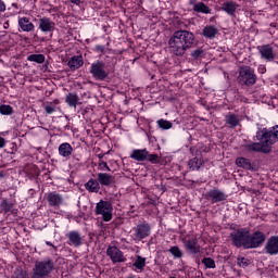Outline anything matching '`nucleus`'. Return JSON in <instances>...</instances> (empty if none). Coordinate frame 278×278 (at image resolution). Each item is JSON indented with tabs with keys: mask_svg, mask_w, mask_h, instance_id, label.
Segmentation results:
<instances>
[{
	"mask_svg": "<svg viewBox=\"0 0 278 278\" xmlns=\"http://www.w3.org/2000/svg\"><path fill=\"white\" fill-rule=\"evenodd\" d=\"M73 157H74V160H75L76 162H79V160H80L77 155H74Z\"/></svg>",
	"mask_w": 278,
	"mask_h": 278,
	"instance_id": "50",
	"label": "nucleus"
},
{
	"mask_svg": "<svg viewBox=\"0 0 278 278\" xmlns=\"http://www.w3.org/2000/svg\"><path fill=\"white\" fill-rule=\"evenodd\" d=\"M230 240L237 249H249V229L240 228L230 233Z\"/></svg>",
	"mask_w": 278,
	"mask_h": 278,
	"instance_id": "5",
	"label": "nucleus"
},
{
	"mask_svg": "<svg viewBox=\"0 0 278 278\" xmlns=\"http://www.w3.org/2000/svg\"><path fill=\"white\" fill-rule=\"evenodd\" d=\"M157 125L161 129H170L173 127V123L166 119H159Z\"/></svg>",
	"mask_w": 278,
	"mask_h": 278,
	"instance_id": "38",
	"label": "nucleus"
},
{
	"mask_svg": "<svg viewBox=\"0 0 278 278\" xmlns=\"http://www.w3.org/2000/svg\"><path fill=\"white\" fill-rule=\"evenodd\" d=\"M39 29L43 34H49L55 30V23L49 17H42L39 20Z\"/></svg>",
	"mask_w": 278,
	"mask_h": 278,
	"instance_id": "16",
	"label": "nucleus"
},
{
	"mask_svg": "<svg viewBox=\"0 0 278 278\" xmlns=\"http://www.w3.org/2000/svg\"><path fill=\"white\" fill-rule=\"evenodd\" d=\"M0 207L4 214H8L9 212H12L14 204L9 202L8 199H3L0 203Z\"/></svg>",
	"mask_w": 278,
	"mask_h": 278,
	"instance_id": "33",
	"label": "nucleus"
},
{
	"mask_svg": "<svg viewBox=\"0 0 278 278\" xmlns=\"http://www.w3.org/2000/svg\"><path fill=\"white\" fill-rule=\"evenodd\" d=\"M168 51L176 58H184L187 51H190L197 45V37L190 30H176L168 39Z\"/></svg>",
	"mask_w": 278,
	"mask_h": 278,
	"instance_id": "2",
	"label": "nucleus"
},
{
	"mask_svg": "<svg viewBox=\"0 0 278 278\" xmlns=\"http://www.w3.org/2000/svg\"><path fill=\"white\" fill-rule=\"evenodd\" d=\"M47 201L51 207H60L64 203V197L58 192H50L47 195Z\"/></svg>",
	"mask_w": 278,
	"mask_h": 278,
	"instance_id": "17",
	"label": "nucleus"
},
{
	"mask_svg": "<svg viewBox=\"0 0 278 278\" xmlns=\"http://www.w3.org/2000/svg\"><path fill=\"white\" fill-rule=\"evenodd\" d=\"M218 34V28L214 25H207L202 29V36L208 40H214Z\"/></svg>",
	"mask_w": 278,
	"mask_h": 278,
	"instance_id": "24",
	"label": "nucleus"
},
{
	"mask_svg": "<svg viewBox=\"0 0 278 278\" xmlns=\"http://www.w3.org/2000/svg\"><path fill=\"white\" fill-rule=\"evenodd\" d=\"M59 155L68 160L73 155V146L68 142H63L59 146Z\"/></svg>",
	"mask_w": 278,
	"mask_h": 278,
	"instance_id": "20",
	"label": "nucleus"
},
{
	"mask_svg": "<svg viewBox=\"0 0 278 278\" xmlns=\"http://www.w3.org/2000/svg\"><path fill=\"white\" fill-rule=\"evenodd\" d=\"M66 238L68 239L67 244L70 247H75L77 249L84 244V237H81L79 231L72 230L66 235Z\"/></svg>",
	"mask_w": 278,
	"mask_h": 278,
	"instance_id": "12",
	"label": "nucleus"
},
{
	"mask_svg": "<svg viewBox=\"0 0 278 278\" xmlns=\"http://www.w3.org/2000/svg\"><path fill=\"white\" fill-rule=\"evenodd\" d=\"M85 188L86 190H88V192H99V190H101V186L99 182V179H89L86 184H85Z\"/></svg>",
	"mask_w": 278,
	"mask_h": 278,
	"instance_id": "26",
	"label": "nucleus"
},
{
	"mask_svg": "<svg viewBox=\"0 0 278 278\" xmlns=\"http://www.w3.org/2000/svg\"><path fill=\"white\" fill-rule=\"evenodd\" d=\"M132 266L134 268H136V270H139V273L144 271V268L147 267V257L137 255L135 262L132 263Z\"/></svg>",
	"mask_w": 278,
	"mask_h": 278,
	"instance_id": "27",
	"label": "nucleus"
},
{
	"mask_svg": "<svg viewBox=\"0 0 278 278\" xmlns=\"http://www.w3.org/2000/svg\"><path fill=\"white\" fill-rule=\"evenodd\" d=\"M202 264H204L206 268H216V262L212 257H204Z\"/></svg>",
	"mask_w": 278,
	"mask_h": 278,
	"instance_id": "37",
	"label": "nucleus"
},
{
	"mask_svg": "<svg viewBox=\"0 0 278 278\" xmlns=\"http://www.w3.org/2000/svg\"><path fill=\"white\" fill-rule=\"evenodd\" d=\"M5 147V138L0 137V149H3Z\"/></svg>",
	"mask_w": 278,
	"mask_h": 278,
	"instance_id": "45",
	"label": "nucleus"
},
{
	"mask_svg": "<svg viewBox=\"0 0 278 278\" xmlns=\"http://www.w3.org/2000/svg\"><path fill=\"white\" fill-rule=\"evenodd\" d=\"M98 182L100 186L110 187L114 184V176L108 173H98Z\"/></svg>",
	"mask_w": 278,
	"mask_h": 278,
	"instance_id": "22",
	"label": "nucleus"
},
{
	"mask_svg": "<svg viewBox=\"0 0 278 278\" xmlns=\"http://www.w3.org/2000/svg\"><path fill=\"white\" fill-rule=\"evenodd\" d=\"M206 197L211 200L212 203H220L223 201H227V194L218 189H211Z\"/></svg>",
	"mask_w": 278,
	"mask_h": 278,
	"instance_id": "15",
	"label": "nucleus"
},
{
	"mask_svg": "<svg viewBox=\"0 0 278 278\" xmlns=\"http://www.w3.org/2000/svg\"><path fill=\"white\" fill-rule=\"evenodd\" d=\"M45 54H29L27 56L28 62H35L36 64H45Z\"/></svg>",
	"mask_w": 278,
	"mask_h": 278,
	"instance_id": "32",
	"label": "nucleus"
},
{
	"mask_svg": "<svg viewBox=\"0 0 278 278\" xmlns=\"http://www.w3.org/2000/svg\"><path fill=\"white\" fill-rule=\"evenodd\" d=\"M240 5L233 1H226L222 4L223 12H226L228 16H233Z\"/></svg>",
	"mask_w": 278,
	"mask_h": 278,
	"instance_id": "21",
	"label": "nucleus"
},
{
	"mask_svg": "<svg viewBox=\"0 0 278 278\" xmlns=\"http://www.w3.org/2000/svg\"><path fill=\"white\" fill-rule=\"evenodd\" d=\"M67 66L71 68V71H77L78 68H81V66H84V56L81 55L72 56L67 63Z\"/></svg>",
	"mask_w": 278,
	"mask_h": 278,
	"instance_id": "23",
	"label": "nucleus"
},
{
	"mask_svg": "<svg viewBox=\"0 0 278 278\" xmlns=\"http://www.w3.org/2000/svg\"><path fill=\"white\" fill-rule=\"evenodd\" d=\"M254 140L256 142L244 144L245 151L250 153H270L273 144L278 142V125L269 128H258Z\"/></svg>",
	"mask_w": 278,
	"mask_h": 278,
	"instance_id": "1",
	"label": "nucleus"
},
{
	"mask_svg": "<svg viewBox=\"0 0 278 278\" xmlns=\"http://www.w3.org/2000/svg\"><path fill=\"white\" fill-rule=\"evenodd\" d=\"M65 103L70 105V108H77V104L79 103V96L77 93H68L65 98Z\"/></svg>",
	"mask_w": 278,
	"mask_h": 278,
	"instance_id": "29",
	"label": "nucleus"
},
{
	"mask_svg": "<svg viewBox=\"0 0 278 278\" xmlns=\"http://www.w3.org/2000/svg\"><path fill=\"white\" fill-rule=\"evenodd\" d=\"M201 166H203V160L197 156L189 160L188 162V167L190 168V170H201Z\"/></svg>",
	"mask_w": 278,
	"mask_h": 278,
	"instance_id": "30",
	"label": "nucleus"
},
{
	"mask_svg": "<svg viewBox=\"0 0 278 278\" xmlns=\"http://www.w3.org/2000/svg\"><path fill=\"white\" fill-rule=\"evenodd\" d=\"M237 81L240 84V86H255L257 83V75H255V70L247 65L241 66Z\"/></svg>",
	"mask_w": 278,
	"mask_h": 278,
	"instance_id": "4",
	"label": "nucleus"
},
{
	"mask_svg": "<svg viewBox=\"0 0 278 278\" xmlns=\"http://www.w3.org/2000/svg\"><path fill=\"white\" fill-rule=\"evenodd\" d=\"M185 249L189 255H197L201 253V245L199 244V241L197 238H191L189 240L184 241Z\"/></svg>",
	"mask_w": 278,
	"mask_h": 278,
	"instance_id": "14",
	"label": "nucleus"
},
{
	"mask_svg": "<svg viewBox=\"0 0 278 278\" xmlns=\"http://www.w3.org/2000/svg\"><path fill=\"white\" fill-rule=\"evenodd\" d=\"M147 157H149V150L147 149H135L130 153V159L135 162H147Z\"/></svg>",
	"mask_w": 278,
	"mask_h": 278,
	"instance_id": "18",
	"label": "nucleus"
},
{
	"mask_svg": "<svg viewBox=\"0 0 278 278\" xmlns=\"http://www.w3.org/2000/svg\"><path fill=\"white\" fill-rule=\"evenodd\" d=\"M14 110L12 109L11 105L8 104H1L0 105V114L3 116H10V114H13Z\"/></svg>",
	"mask_w": 278,
	"mask_h": 278,
	"instance_id": "35",
	"label": "nucleus"
},
{
	"mask_svg": "<svg viewBox=\"0 0 278 278\" xmlns=\"http://www.w3.org/2000/svg\"><path fill=\"white\" fill-rule=\"evenodd\" d=\"M106 255L108 257H110L113 264H121L123 262H127L125 254L116 245H109L106 249Z\"/></svg>",
	"mask_w": 278,
	"mask_h": 278,
	"instance_id": "9",
	"label": "nucleus"
},
{
	"mask_svg": "<svg viewBox=\"0 0 278 278\" xmlns=\"http://www.w3.org/2000/svg\"><path fill=\"white\" fill-rule=\"evenodd\" d=\"M169 253H172V255L176 258V260H179L181 257H184V252H181V250L179 249V247L175 245V247H172L169 249Z\"/></svg>",
	"mask_w": 278,
	"mask_h": 278,
	"instance_id": "36",
	"label": "nucleus"
},
{
	"mask_svg": "<svg viewBox=\"0 0 278 278\" xmlns=\"http://www.w3.org/2000/svg\"><path fill=\"white\" fill-rule=\"evenodd\" d=\"M256 49L262 60H265L266 62H275L276 54H275V49H273V46L262 45V46H257Z\"/></svg>",
	"mask_w": 278,
	"mask_h": 278,
	"instance_id": "11",
	"label": "nucleus"
},
{
	"mask_svg": "<svg viewBox=\"0 0 278 278\" xmlns=\"http://www.w3.org/2000/svg\"><path fill=\"white\" fill-rule=\"evenodd\" d=\"M226 123L228 125H231L232 127H238V125L240 124V119H238V116H236L235 114H229L228 116H226Z\"/></svg>",
	"mask_w": 278,
	"mask_h": 278,
	"instance_id": "34",
	"label": "nucleus"
},
{
	"mask_svg": "<svg viewBox=\"0 0 278 278\" xmlns=\"http://www.w3.org/2000/svg\"><path fill=\"white\" fill-rule=\"evenodd\" d=\"M258 71H260V73L264 74V73H266V67L261 66V67L258 68Z\"/></svg>",
	"mask_w": 278,
	"mask_h": 278,
	"instance_id": "49",
	"label": "nucleus"
},
{
	"mask_svg": "<svg viewBox=\"0 0 278 278\" xmlns=\"http://www.w3.org/2000/svg\"><path fill=\"white\" fill-rule=\"evenodd\" d=\"M71 3H74V5H79V3H81L80 0H70Z\"/></svg>",
	"mask_w": 278,
	"mask_h": 278,
	"instance_id": "48",
	"label": "nucleus"
},
{
	"mask_svg": "<svg viewBox=\"0 0 278 278\" xmlns=\"http://www.w3.org/2000/svg\"><path fill=\"white\" fill-rule=\"evenodd\" d=\"M18 27L22 31H34L36 26L29 21V17H18Z\"/></svg>",
	"mask_w": 278,
	"mask_h": 278,
	"instance_id": "25",
	"label": "nucleus"
},
{
	"mask_svg": "<svg viewBox=\"0 0 278 278\" xmlns=\"http://www.w3.org/2000/svg\"><path fill=\"white\" fill-rule=\"evenodd\" d=\"M189 4L193 5V12H198L200 14H211L212 13V9H210V7H207L203 2H197L195 0H190Z\"/></svg>",
	"mask_w": 278,
	"mask_h": 278,
	"instance_id": "19",
	"label": "nucleus"
},
{
	"mask_svg": "<svg viewBox=\"0 0 278 278\" xmlns=\"http://www.w3.org/2000/svg\"><path fill=\"white\" fill-rule=\"evenodd\" d=\"M237 264L238 266H240V268H247L249 264H251V261H249V258L245 257H239L237 260Z\"/></svg>",
	"mask_w": 278,
	"mask_h": 278,
	"instance_id": "41",
	"label": "nucleus"
},
{
	"mask_svg": "<svg viewBox=\"0 0 278 278\" xmlns=\"http://www.w3.org/2000/svg\"><path fill=\"white\" fill-rule=\"evenodd\" d=\"M237 166L239 168H244V170H253V165L251 164V161L247 157H238L236 160Z\"/></svg>",
	"mask_w": 278,
	"mask_h": 278,
	"instance_id": "28",
	"label": "nucleus"
},
{
	"mask_svg": "<svg viewBox=\"0 0 278 278\" xmlns=\"http://www.w3.org/2000/svg\"><path fill=\"white\" fill-rule=\"evenodd\" d=\"M0 12H5V2L0 0Z\"/></svg>",
	"mask_w": 278,
	"mask_h": 278,
	"instance_id": "44",
	"label": "nucleus"
},
{
	"mask_svg": "<svg viewBox=\"0 0 278 278\" xmlns=\"http://www.w3.org/2000/svg\"><path fill=\"white\" fill-rule=\"evenodd\" d=\"M266 242V235L260 230L249 232L248 249H260Z\"/></svg>",
	"mask_w": 278,
	"mask_h": 278,
	"instance_id": "8",
	"label": "nucleus"
},
{
	"mask_svg": "<svg viewBox=\"0 0 278 278\" xmlns=\"http://www.w3.org/2000/svg\"><path fill=\"white\" fill-rule=\"evenodd\" d=\"M112 212H114V207L110 201L101 200L96 204V214L102 216L104 223L112 220Z\"/></svg>",
	"mask_w": 278,
	"mask_h": 278,
	"instance_id": "7",
	"label": "nucleus"
},
{
	"mask_svg": "<svg viewBox=\"0 0 278 278\" xmlns=\"http://www.w3.org/2000/svg\"><path fill=\"white\" fill-rule=\"evenodd\" d=\"M190 55L193 60H199V58H201V55H203V50L202 49H195V50L191 51Z\"/></svg>",
	"mask_w": 278,
	"mask_h": 278,
	"instance_id": "42",
	"label": "nucleus"
},
{
	"mask_svg": "<svg viewBox=\"0 0 278 278\" xmlns=\"http://www.w3.org/2000/svg\"><path fill=\"white\" fill-rule=\"evenodd\" d=\"M58 105H60V100L55 99L52 102H47L45 110L47 114H53L58 112Z\"/></svg>",
	"mask_w": 278,
	"mask_h": 278,
	"instance_id": "31",
	"label": "nucleus"
},
{
	"mask_svg": "<svg viewBox=\"0 0 278 278\" xmlns=\"http://www.w3.org/2000/svg\"><path fill=\"white\" fill-rule=\"evenodd\" d=\"M0 177H3V173H0Z\"/></svg>",
	"mask_w": 278,
	"mask_h": 278,
	"instance_id": "51",
	"label": "nucleus"
},
{
	"mask_svg": "<svg viewBox=\"0 0 278 278\" xmlns=\"http://www.w3.org/2000/svg\"><path fill=\"white\" fill-rule=\"evenodd\" d=\"M46 244H47V247H53L54 251H58V247L53 245V243H51V241H47Z\"/></svg>",
	"mask_w": 278,
	"mask_h": 278,
	"instance_id": "46",
	"label": "nucleus"
},
{
	"mask_svg": "<svg viewBox=\"0 0 278 278\" xmlns=\"http://www.w3.org/2000/svg\"><path fill=\"white\" fill-rule=\"evenodd\" d=\"M276 64H278V61L276 62Z\"/></svg>",
	"mask_w": 278,
	"mask_h": 278,
	"instance_id": "52",
	"label": "nucleus"
},
{
	"mask_svg": "<svg viewBox=\"0 0 278 278\" xmlns=\"http://www.w3.org/2000/svg\"><path fill=\"white\" fill-rule=\"evenodd\" d=\"M89 73L96 81H105V79L110 77V72L105 70V62L103 61H96L91 63Z\"/></svg>",
	"mask_w": 278,
	"mask_h": 278,
	"instance_id": "6",
	"label": "nucleus"
},
{
	"mask_svg": "<svg viewBox=\"0 0 278 278\" xmlns=\"http://www.w3.org/2000/svg\"><path fill=\"white\" fill-rule=\"evenodd\" d=\"M98 170H101L102 173L106 170L108 173H110V170H112V169L108 165V162L98 161Z\"/></svg>",
	"mask_w": 278,
	"mask_h": 278,
	"instance_id": "40",
	"label": "nucleus"
},
{
	"mask_svg": "<svg viewBox=\"0 0 278 278\" xmlns=\"http://www.w3.org/2000/svg\"><path fill=\"white\" fill-rule=\"evenodd\" d=\"M103 157H105V153L98 154L99 162L103 161Z\"/></svg>",
	"mask_w": 278,
	"mask_h": 278,
	"instance_id": "47",
	"label": "nucleus"
},
{
	"mask_svg": "<svg viewBox=\"0 0 278 278\" xmlns=\"http://www.w3.org/2000/svg\"><path fill=\"white\" fill-rule=\"evenodd\" d=\"M96 51H98V53H105V47L104 46H96Z\"/></svg>",
	"mask_w": 278,
	"mask_h": 278,
	"instance_id": "43",
	"label": "nucleus"
},
{
	"mask_svg": "<svg viewBox=\"0 0 278 278\" xmlns=\"http://www.w3.org/2000/svg\"><path fill=\"white\" fill-rule=\"evenodd\" d=\"M147 162H150V164H160V155L157 154H151L148 151Z\"/></svg>",
	"mask_w": 278,
	"mask_h": 278,
	"instance_id": "39",
	"label": "nucleus"
},
{
	"mask_svg": "<svg viewBox=\"0 0 278 278\" xmlns=\"http://www.w3.org/2000/svg\"><path fill=\"white\" fill-rule=\"evenodd\" d=\"M264 249L267 255H278V236L269 237Z\"/></svg>",
	"mask_w": 278,
	"mask_h": 278,
	"instance_id": "13",
	"label": "nucleus"
},
{
	"mask_svg": "<svg viewBox=\"0 0 278 278\" xmlns=\"http://www.w3.org/2000/svg\"><path fill=\"white\" fill-rule=\"evenodd\" d=\"M134 231L135 240H144V238H149L151 236V225L148 223L139 224L134 228Z\"/></svg>",
	"mask_w": 278,
	"mask_h": 278,
	"instance_id": "10",
	"label": "nucleus"
},
{
	"mask_svg": "<svg viewBox=\"0 0 278 278\" xmlns=\"http://www.w3.org/2000/svg\"><path fill=\"white\" fill-rule=\"evenodd\" d=\"M55 270V263L51 258H45L35 263L30 278H47Z\"/></svg>",
	"mask_w": 278,
	"mask_h": 278,
	"instance_id": "3",
	"label": "nucleus"
}]
</instances>
